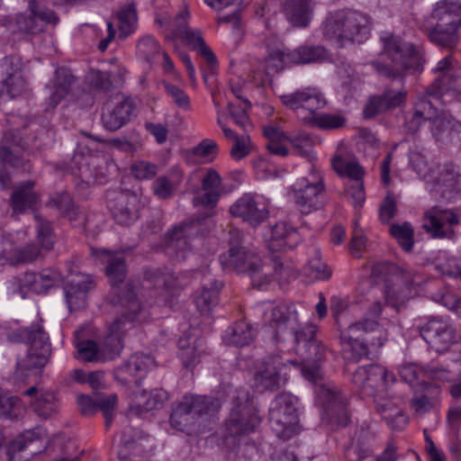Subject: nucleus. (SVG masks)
<instances>
[{
	"mask_svg": "<svg viewBox=\"0 0 461 461\" xmlns=\"http://www.w3.org/2000/svg\"><path fill=\"white\" fill-rule=\"evenodd\" d=\"M458 223V217L454 212L433 207L426 213L423 227L434 238H446L454 233L453 226Z\"/></svg>",
	"mask_w": 461,
	"mask_h": 461,
	"instance_id": "obj_25",
	"label": "nucleus"
},
{
	"mask_svg": "<svg viewBox=\"0 0 461 461\" xmlns=\"http://www.w3.org/2000/svg\"><path fill=\"white\" fill-rule=\"evenodd\" d=\"M383 53L388 63L372 61L379 76L391 80H403L407 75L421 73L425 64L423 50L399 36L384 32L381 36Z\"/></svg>",
	"mask_w": 461,
	"mask_h": 461,
	"instance_id": "obj_5",
	"label": "nucleus"
},
{
	"mask_svg": "<svg viewBox=\"0 0 461 461\" xmlns=\"http://www.w3.org/2000/svg\"><path fill=\"white\" fill-rule=\"evenodd\" d=\"M348 301L339 295L330 297V312L340 331L339 339L346 357L357 361L368 355V348H381L387 339V332L375 321L364 318L343 329L348 314Z\"/></svg>",
	"mask_w": 461,
	"mask_h": 461,
	"instance_id": "obj_2",
	"label": "nucleus"
},
{
	"mask_svg": "<svg viewBox=\"0 0 461 461\" xmlns=\"http://www.w3.org/2000/svg\"><path fill=\"white\" fill-rule=\"evenodd\" d=\"M159 49L158 43L150 35L141 38L137 44L138 54L147 61H150L158 53Z\"/></svg>",
	"mask_w": 461,
	"mask_h": 461,
	"instance_id": "obj_60",
	"label": "nucleus"
},
{
	"mask_svg": "<svg viewBox=\"0 0 461 461\" xmlns=\"http://www.w3.org/2000/svg\"><path fill=\"white\" fill-rule=\"evenodd\" d=\"M21 140L19 134L13 131L5 132L0 140V161L4 166L30 170V164L22 156Z\"/></svg>",
	"mask_w": 461,
	"mask_h": 461,
	"instance_id": "obj_28",
	"label": "nucleus"
},
{
	"mask_svg": "<svg viewBox=\"0 0 461 461\" xmlns=\"http://www.w3.org/2000/svg\"><path fill=\"white\" fill-rule=\"evenodd\" d=\"M408 92L405 88L393 89L385 87L381 95L369 98L364 109L366 118H372L376 114L402 107L406 104Z\"/></svg>",
	"mask_w": 461,
	"mask_h": 461,
	"instance_id": "obj_22",
	"label": "nucleus"
},
{
	"mask_svg": "<svg viewBox=\"0 0 461 461\" xmlns=\"http://www.w3.org/2000/svg\"><path fill=\"white\" fill-rule=\"evenodd\" d=\"M41 256V249L36 244H28L23 248H15L6 258V262L13 266L29 264Z\"/></svg>",
	"mask_w": 461,
	"mask_h": 461,
	"instance_id": "obj_49",
	"label": "nucleus"
},
{
	"mask_svg": "<svg viewBox=\"0 0 461 461\" xmlns=\"http://www.w3.org/2000/svg\"><path fill=\"white\" fill-rule=\"evenodd\" d=\"M218 153V145L217 143L211 140L205 139L202 140L196 147L193 149V154L205 158L207 161H212Z\"/></svg>",
	"mask_w": 461,
	"mask_h": 461,
	"instance_id": "obj_62",
	"label": "nucleus"
},
{
	"mask_svg": "<svg viewBox=\"0 0 461 461\" xmlns=\"http://www.w3.org/2000/svg\"><path fill=\"white\" fill-rule=\"evenodd\" d=\"M97 410L104 412L105 420V426L109 427L113 420V410L117 402V395L110 394L108 396H102L96 399Z\"/></svg>",
	"mask_w": 461,
	"mask_h": 461,
	"instance_id": "obj_63",
	"label": "nucleus"
},
{
	"mask_svg": "<svg viewBox=\"0 0 461 461\" xmlns=\"http://www.w3.org/2000/svg\"><path fill=\"white\" fill-rule=\"evenodd\" d=\"M119 21V30L121 37H127L136 28L137 25V11L133 4L122 6L117 14Z\"/></svg>",
	"mask_w": 461,
	"mask_h": 461,
	"instance_id": "obj_53",
	"label": "nucleus"
},
{
	"mask_svg": "<svg viewBox=\"0 0 461 461\" xmlns=\"http://www.w3.org/2000/svg\"><path fill=\"white\" fill-rule=\"evenodd\" d=\"M261 422L258 409L249 399V393L240 392L234 400V407L225 422L223 439L227 446L239 445L241 438L254 432Z\"/></svg>",
	"mask_w": 461,
	"mask_h": 461,
	"instance_id": "obj_10",
	"label": "nucleus"
},
{
	"mask_svg": "<svg viewBox=\"0 0 461 461\" xmlns=\"http://www.w3.org/2000/svg\"><path fill=\"white\" fill-rule=\"evenodd\" d=\"M30 14H20L16 23L20 31L37 34L44 31L45 24L56 25L59 19L57 14L41 4L40 0L29 2Z\"/></svg>",
	"mask_w": 461,
	"mask_h": 461,
	"instance_id": "obj_19",
	"label": "nucleus"
},
{
	"mask_svg": "<svg viewBox=\"0 0 461 461\" xmlns=\"http://www.w3.org/2000/svg\"><path fill=\"white\" fill-rule=\"evenodd\" d=\"M276 342L292 339L297 352L305 359L318 361L324 354V348L316 339L317 327L312 323H300L294 307L278 305L272 309L267 319Z\"/></svg>",
	"mask_w": 461,
	"mask_h": 461,
	"instance_id": "obj_4",
	"label": "nucleus"
},
{
	"mask_svg": "<svg viewBox=\"0 0 461 461\" xmlns=\"http://www.w3.org/2000/svg\"><path fill=\"white\" fill-rule=\"evenodd\" d=\"M221 287L222 283L211 275L204 277L201 290L194 294V303L202 314L208 313L217 304Z\"/></svg>",
	"mask_w": 461,
	"mask_h": 461,
	"instance_id": "obj_33",
	"label": "nucleus"
},
{
	"mask_svg": "<svg viewBox=\"0 0 461 461\" xmlns=\"http://www.w3.org/2000/svg\"><path fill=\"white\" fill-rule=\"evenodd\" d=\"M304 123H309L323 130L339 129L345 125V118L338 114L312 113L303 118Z\"/></svg>",
	"mask_w": 461,
	"mask_h": 461,
	"instance_id": "obj_50",
	"label": "nucleus"
},
{
	"mask_svg": "<svg viewBox=\"0 0 461 461\" xmlns=\"http://www.w3.org/2000/svg\"><path fill=\"white\" fill-rule=\"evenodd\" d=\"M167 399L168 394L163 389H154L150 392L143 391L138 396V405L144 411H149L161 408Z\"/></svg>",
	"mask_w": 461,
	"mask_h": 461,
	"instance_id": "obj_51",
	"label": "nucleus"
},
{
	"mask_svg": "<svg viewBox=\"0 0 461 461\" xmlns=\"http://www.w3.org/2000/svg\"><path fill=\"white\" fill-rule=\"evenodd\" d=\"M34 411L41 417L47 419L57 411L58 404L53 393H42L40 397L36 398L32 403Z\"/></svg>",
	"mask_w": 461,
	"mask_h": 461,
	"instance_id": "obj_55",
	"label": "nucleus"
},
{
	"mask_svg": "<svg viewBox=\"0 0 461 461\" xmlns=\"http://www.w3.org/2000/svg\"><path fill=\"white\" fill-rule=\"evenodd\" d=\"M131 172L139 180H149L157 176L158 166L147 160H137L131 165Z\"/></svg>",
	"mask_w": 461,
	"mask_h": 461,
	"instance_id": "obj_57",
	"label": "nucleus"
},
{
	"mask_svg": "<svg viewBox=\"0 0 461 461\" xmlns=\"http://www.w3.org/2000/svg\"><path fill=\"white\" fill-rule=\"evenodd\" d=\"M298 398L289 393L276 396L269 409V423L277 438L288 440L299 429Z\"/></svg>",
	"mask_w": 461,
	"mask_h": 461,
	"instance_id": "obj_11",
	"label": "nucleus"
},
{
	"mask_svg": "<svg viewBox=\"0 0 461 461\" xmlns=\"http://www.w3.org/2000/svg\"><path fill=\"white\" fill-rule=\"evenodd\" d=\"M108 203L113 220L120 225L129 226L140 216V200L135 194L114 193Z\"/></svg>",
	"mask_w": 461,
	"mask_h": 461,
	"instance_id": "obj_20",
	"label": "nucleus"
},
{
	"mask_svg": "<svg viewBox=\"0 0 461 461\" xmlns=\"http://www.w3.org/2000/svg\"><path fill=\"white\" fill-rule=\"evenodd\" d=\"M254 338L255 332L252 326L246 321H240L226 330L223 340L227 345L241 348L249 345Z\"/></svg>",
	"mask_w": 461,
	"mask_h": 461,
	"instance_id": "obj_42",
	"label": "nucleus"
},
{
	"mask_svg": "<svg viewBox=\"0 0 461 461\" xmlns=\"http://www.w3.org/2000/svg\"><path fill=\"white\" fill-rule=\"evenodd\" d=\"M124 294L118 293L117 299H113V303L122 304L126 311L111 324L101 348L90 339L78 340L76 343L78 359L86 362H104L113 360L120 355L123 348L124 330L128 329L126 326L131 327V322L140 310V304L130 285H127Z\"/></svg>",
	"mask_w": 461,
	"mask_h": 461,
	"instance_id": "obj_3",
	"label": "nucleus"
},
{
	"mask_svg": "<svg viewBox=\"0 0 461 461\" xmlns=\"http://www.w3.org/2000/svg\"><path fill=\"white\" fill-rule=\"evenodd\" d=\"M291 195L298 210L309 214L321 209L326 203L325 186L321 173L312 167L291 187Z\"/></svg>",
	"mask_w": 461,
	"mask_h": 461,
	"instance_id": "obj_13",
	"label": "nucleus"
},
{
	"mask_svg": "<svg viewBox=\"0 0 461 461\" xmlns=\"http://www.w3.org/2000/svg\"><path fill=\"white\" fill-rule=\"evenodd\" d=\"M233 217L241 218L251 226L257 227L268 217V210L265 204L258 203L250 194L240 197L229 209Z\"/></svg>",
	"mask_w": 461,
	"mask_h": 461,
	"instance_id": "obj_23",
	"label": "nucleus"
},
{
	"mask_svg": "<svg viewBox=\"0 0 461 461\" xmlns=\"http://www.w3.org/2000/svg\"><path fill=\"white\" fill-rule=\"evenodd\" d=\"M391 235L397 240L402 249L410 252L413 248V229L409 222L393 223L390 227Z\"/></svg>",
	"mask_w": 461,
	"mask_h": 461,
	"instance_id": "obj_54",
	"label": "nucleus"
},
{
	"mask_svg": "<svg viewBox=\"0 0 461 461\" xmlns=\"http://www.w3.org/2000/svg\"><path fill=\"white\" fill-rule=\"evenodd\" d=\"M26 412V408L16 396L0 393V417L10 420H18Z\"/></svg>",
	"mask_w": 461,
	"mask_h": 461,
	"instance_id": "obj_45",
	"label": "nucleus"
},
{
	"mask_svg": "<svg viewBox=\"0 0 461 461\" xmlns=\"http://www.w3.org/2000/svg\"><path fill=\"white\" fill-rule=\"evenodd\" d=\"M182 180V170L177 167H173L167 175L160 176L152 182V193L158 199H170L176 194Z\"/></svg>",
	"mask_w": 461,
	"mask_h": 461,
	"instance_id": "obj_35",
	"label": "nucleus"
},
{
	"mask_svg": "<svg viewBox=\"0 0 461 461\" xmlns=\"http://www.w3.org/2000/svg\"><path fill=\"white\" fill-rule=\"evenodd\" d=\"M315 394L317 403L321 406L330 421L342 427L348 425L349 417L347 399L338 386L330 382L316 384Z\"/></svg>",
	"mask_w": 461,
	"mask_h": 461,
	"instance_id": "obj_18",
	"label": "nucleus"
},
{
	"mask_svg": "<svg viewBox=\"0 0 461 461\" xmlns=\"http://www.w3.org/2000/svg\"><path fill=\"white\" fill-rule=\"evenodd\" d=\"M200 344L197 339L187 334H185L178 340L179 357L183 365L189 368L194 367L200 362L202 351L199 349Z\"/></svg>",
	"mask_w": 461,
	"mask_h": 461,
	"instance_id": "obj_43",
	"label": "nucleus"
},
{
	"mask_svg": "<svg viewBox=\"0 0 461 461\" xmlns=\"http://www.w3.org/2000/svg\"><path fill=\"white\" fill-rule=\"evenodd\" d=\"M7 73L8 76L0 86V96L4 100H11L21 95L25 87V81L17 69Z\"/></svg>",
	"mask_w": 461,
	"mask_h": 461,
	"instance_id": "obj_44",
	"label": "nucleus"
},
{
	"mask_svg": "<svg viewBox=\"0 0 461 461\" xmlns=\"http://www.w3.org/2000/svg\"><path fill=\"white\" fill-rule=\"evenodd\" d=\"M427 95L439 100L445 94L461 95V74L438 76L425 90Z\"/></svg>",
	"mask_w": 461,
	"mask_h": 461,
	"instance_id": "obj_37",
	"label": "nucleus"
},
{
	"mask_svg": "<svg viewBox=\"0 0 461 461\" xmlns=\"http://www.w3.org/2000/svg\"><path fill=\"white\" fill-rule=\"evenodd\" d=\"M323 35L327 40L344 46L361 43L370 32V17L357 11L339 10L330 14L323 23Z\"/></svg>",
	"mask_w": 461,
	"mask_h": 461,
	"instance_id": "obj_8",
	"label": "nucleus"
},
{
	"mask_svg": "<svg viewBox=\"0 0 461 461\" xmlns=\"http://www.w3.org/2000/svg\"><path fill=\"white\" fill-rule=\"evenodd\" d=\"M399 375L404 383L413 386L418 382H425L424 367L414 364L402 365L399 369Z\"/></svg>",
	"mask_w": 461,
	"mask_h": 461,
	"instance_id": "obj_58",
	"label": "nucleus"
},
{
	"mask_svg": "<svg viewBox=\"0 0 461 461\" xmlns=\"http://www.w3.org/2000/svg\"><path fill=\"white\" fill-rule=\"evenodd\" d=\"M430 122L432 136L438 141L451 140L457 133L461 132V122L445 113L435 114Z\"/></svg>",
	"mask_w": 461,
	"mask_h": 461,
	"instance_id": "obj_39",
	"label": "nucleus"
},
{
	"mask_svg": "<svg viewBox=\"0 0 461 461\" xmlns=\"http://www.w3.org/2000/svg\"><path fill=\"white\" fill-rule=\"evenodd\" d=\"M410 162L418 175L423 177L427 182L432 180L433 168H427L428 164L424 156L419 152L413 153L411 156Z\"/></svg>",
	"mask_w": 461,
	"mask_h": 461,
	"instance_id": "obj_64",
	"label": "nucleus"
},
{
	"mask_svg": "<svg viewBox=\"0 0 461 461\" xmlns=\"http://www.w3.org/2000/svg\"><path fill=\"white\" fill-rule=\"evenodd\" d=\"M47 205L57 209L69 221L77 220V208L75 206L72 197L67 192L54 194L50 198Z\"/></svg>",
	"mask_w": 461,
	"mask_h": 461,
	"instance_id": "obj_47",
	"label": "nucleus"
},
{
	"mask_svg": "<svg viewBox=\"0 0 461 461\" xmlns=\"http://www.w3.org/2000/svg\"><path fill=\"white\" fill-rule=\"evenodd\" d=\"M221 407L218 399L205 395H185L172 410L170 423L175 429L185 431L196 424L199 418L212 415Z\"/></svg>",
	"mask_w": 461,
	"mask_h": 461,
	"instance_id": "obj_12",
	"label": "nucleus"
},
{
	"mask_svg": "<svg viewBox=\"0 0 461 461\" xmlns=\"http://www.w3.org/2000/svg\"><path fill=\"white\" fill-rule=\"evenodd\" d=\"M331 165L340 176H347L355 183L363 181L364 170L357 162L347 161L342 156L336 155L331 160Z\"/></svg>",
	"mask_w": 461,
	"mask_h": 461,
	"instance_id": "obj_46",
	"label": "nucleus"
},
{
	"mask_svg": "<svg viewBox=\"0 0 461 461\" xmlns=\"http://www.w3.org/2000/svg\"><path fill=\"white\" fill-rule=\"evenodd\" d=\"M36 221V238L41 249L50 250L54 246L53 227L50 221L44 219L41 214L35 213Z\"/></svg>",
	"mask_w": 461,
	"mask_h": 461,
	"instance_id": "obj_52",
	"label": "nucleus"
},
{
	"mask_svg": "<svg viewBox=\"0 0 461 461\" xmlns=\"http://www.w3.org/2000/svg\"><path fill=\"white\" fill-rule=\"evenodd\" d=\"M286 141L291 143L294 154L303 158H312L315 141L310 133L301 131L289 135Z\"/></svg>",
	"mask_w": 461,
	"mask_h": 461,
	"instance_id": "obj_48",
	"label": "nucleus"
},
{
	"mask_svg": "<svg viewBox=\"0 0 461 461\" xmlns=\"http://www.w3.org/2000/svg\"><path fill=\"white\" fill-rule=\"evenodd\" d=\"M437 185H442L451 191L461 192V173L457 167L451 162L438 166V170L432 171V180Z\"/></svg>",
	"mask_w": 461,
	"mask_h": 461,
	"instance_id": "obj_40",
	"label": "nucleus"
},
{
	"mask_svg": "<svg viewBox=\"0 0 461 461\" xmlns=\"http://www.w3.org/2000/svg\"><path fill=\"white\" fill-rule=\"evenodd\" d=\"M77 78L66 68L55 71L54 79L47 86L50 90L48 109H54L71 91Z\"/></svg>",
	"mask_w": 461,
	"mask_h": 461,
	"instance_id": "obj_31",
	"label": "nucleus"
},
{
	"mask_svg": "<svg viewBox=\"0 0 461 461\" xmlns=\"http://www.w3.org/2000/svg\"><path fill=\"white\" fill-rule=\"evenodd\" d=\"M372 276L384 280L385 299L393 306L402 304L411 295L419 273L410 267H399L389 261H379L372 267Z\"/></svg>",
	"mask_w": 461,
	"mask_h": 461,
	"instance_id": "obj_9",
	"label": "nucleus"
},
{
	"mask_svg": "<svg viewBox=\"0 0 461 461\" xmlns=\"http://www.w3.org/2000/svg\"><path fill=\"white\" fill-rule=\"evenodd\" d=\"M133 110L134 104L131 98H124L114 105L106 104L101 118L104 127L111 131L121 129L130 122Z\"/></svg>",
	"mask_w": 461,
	"mask_h": 461,
	"instance_id": "obj_29",
	"label": "nucleus"
},
{
	"mask_svg": "<svg viewBox=\"0 0 461 461\" xmlns=\"http://www.w3.org/2000/svg\"><path fill=\"white\" fill-rule=\"evenodd\" d=\"M460 27L461 0H439L429 14L424 32L431 42L451 49L458 42Z\"/></svg>",
	"mask_w": 461,
	"mask_h": 461,
	"instance_id": "obj_7",
	"label": "nucleus"
},
{
	"mask_svg": "<svg viewBox=\"0 0 461 461\" xmlns=\"http://www.w3.org/2000/svg\"><path fill=\"white\" fill-rule=\"evenodd\" d=\"M429 98L430 97L425 91L418 94L417 108L411 117L407 119L405 122V130L408 132H417L425 121L430 122L432 117L437 113V110Z\"/></svg>",
	"mask_w": 461,
	"mask_h": 461,
	"instance_id": "obj_36",
	"label": "nucleus"
},
{
	"mask_svg": "<svg viewBox=\"0 0 461 461\" xmlns=\"http://www.w3.org/2000/svg\"><path fill=\"white\" fill-rule=\"evenodd\" d=\"M251 104L248 99H243L239 104L229 103L227 109L230 113V116L240 128H246L249 123V118L248 115V110L250 108Z\"/></svg>",
	"mask_w": 461,
	"mask_h": 461,
	"instance_id": "obj_56",
	"label": "nucleus"
},
{
	"mask_svg": "<svg viewBox=\"0 0 461 461\" xmlns=\"http://www.w3.org/2000/svg\"><path fill=\"white\" fill-rule=\"evenodd\" d=\"M375 409L392 428H399L407 422V417L402 413L398 403L387 397L386 391L373 399Z\"/></svg>",
	"mask_w": 461,
	"mask_h": 461,
	"instance_id": "obj_32",
	"label": "nucleus"
},
{
	"mask_svg": "<svg viewBox=\"0 0 461 461\" xmlns=\"http://www.w3.org/2000/svg\"><path fill=\"white\" fill-rule=\"evenodd\" d=\"M299 241L298 233L295 229L291 228L285 221L277 222L271 228L269 249L278 250L288 247L296 246Z\"/></svg>",
	"mask_w": 461,
	"mask_h": 461,
	"instance_id": "obj_41",
	"label": "nucleus"
},
{
	"mask_svg": "<svg viewBox=\"0 0 461 461\" xmlns=\"http://www.w3.org/2000/svg\"><path fill=\"white\" fill-rule=\"evenodd\" d=\"M327 55V50L321 46L303 45L289 52L276 50L270 56L283 67L289 63L301 65L319 62L325 59Z\"/></svg>",
	"mask_w": 461,
	"mask_h": 461,
	"instance_id": "obj_24",
	"label": "nucleus"
},
{
	"mask_svg": "<svg viewBox=\"0 0 461 461\" xmlns=\"http://www.w3.org/2000/svg\"><path fill=\"white\" fill-rule=\"evenodd\" d=\"M312 96L308 87L291 94L283 95L281 100L284 105L292 110L304 108L305 102Z\"/></svg>",
	"mask_w": 461,
	"mask_h": 461,
	"instance_id": "obj_59",
	"label": "nucleus"
},
{
	"mask_svg": "<svg viewBox=\"0 0 461 461\" xmlns=\"http://www.w3.org/2000/svg\"><path fill=\"white\" fill-rule=\"evenodd\" d=\"M155 366L154 358L143 353H136L114 370V378L124 386L138 384L140 377Z\"/></svg>",
	"mask_w": 461,
	"mask_h": 461,
	"instance_id": "obj_21",
	"label": "nucleus"
},
{
	"mask_svg": "<svg viewBox=\"0 0 461 461\" xmlns=\"http://www.w3.org/2000/svg\"><path fill=\"white\" fill-rule=\"evenodd\" d=\"M417 330L422 339L437 353L447 352L457 341L456 328L446 319L429 316L420 321Z\"/></svg>",
	"mask_w": 461,
	"mask_h": 461,
	"instance_id": "obj_14",
	"label": "nucleus"
},
{
	"mask_svg": "<svg viewBox=\"0 0 461 461\" xmlns=\"http://www.w3.org/2000/svg\"><path fill=\"white\" fill-rule=\"evenodd\" d=\"M80 258L73 257L66 262L68 269L67 281L64 291L67 303L70 312L78 311L86 307L87 293L93 290L95 283L89 275L78 270Z\"/></svg>",
	"mask_w": 461,
	"mask_h": 461,
	"instance_id": "obj_16",
	"label": "nucleus"
},
{
	"mask_svg": "<svg viewBox=\"0 0 461 461\" xmlns=\"http://www.w3.org/2000/svg\"><path fill=\"white\" fill-rule=\"evenodd\" d=\"M184 42L197 52L208 65L211 70H213L217 65V59L211 48L205 43L202 32L198 29L185 30V33L180 36Z\"/></svg>",
	"mask_w": 461,
	"mask_h": 461,
	"instance_id": "obj_38",
	"label": "nucleus"
},
{
	"mask_svg": "<svg viewBox=\"0 0 461 461\" xmlns=\"http://www.w3.org/2000/svg\"><path fill=\"white\" fill-rule=\"evenodd\" d=\"M242 240L243 234L240 230H230V249L219 258L223 269L248 275L252 285L258 289H265L273 277L279 283H285L294 276V265L285 257L272 255L271 266L264 265L257 253L241 245Z\"/></svg>",
	"mask_w": 461,
	"mask_h": 461,
	"instance_id": "obj_1",
	"label": "nucleus"
},
{
	"mask_svg": "<svg viewBox=\"0 0 461 461\" xmlns=\"http://www.w3.org/2000/svg\"><path fill=\"white\" fill-rule=\"evenodd\" d=\"M34 181L28 180L14 190L10 199L14 213L22 214L27 211H35L39 207L41 198L34 191Z\"/></svg>",
	"mask_w": 461,
	"mask_h": 461,
	"instance_id": "obj_30",
	"label": "nucleus"
},
{
	"mask_svg": "<svg viewBox=\"0 0 461 461\" xmlns=\"http://www.w3.org/2000/svg\"><path fill=\"white\" fill-rule=\"evenodd\" d=\"M162 86H164L167 95L172 99L176 105L184 110H188L190 108L189 96L184 90L169 82H163Z\"/></svg>",
	"mask_w": 461,
	"mask_h": 461,
	"instance_id": "obj_61",
	"label": "nucleus"
},
{
	"mask_svg": "<svg viewBox=\"0 0 461 461\" xmlns=\"http://www.w3.org/2000/svg\"><path fill=\"white\" fill-rule=\"evenodd\" d=\"M288 364L294 362H285L279 355L264 357L255 366L252 386L260 393L278 390L287 381Z\"/></svg>",
	"mask_w": 461,
	"mask_h": 461,
	"instance_id": "obj_15",
	"label": "nucleus"
},
{
	"mask_svg": "<svg viewBox=\"0 0 461 461\" xmlns=\"http://www.w3.org/2000/svg\"><path fill=\"white\" fill-rule=\"evenodd\" d=\"M8 339L15 343H28L30 348L24 358L17 362L14 375L24 380L25 372L41 369L49 362L51 356V345L47 332L42 326V320L32 323L27 328H19L8 334Z\"/></svg>",
	"mask_w": 461,
	"mask_h": 461,
	"instance_id": "obj_6",
	"label": "nucleus"
},
{
	"mask_svg": "<svg viewBox=\"0 0 461 461\" xmlns=\"http://www.w3.org/2000/svg\"><path fill=\"white\" fill-rule=\"evenodd\" d=\"M394 380V375L388 373L386 368L380 365L360 366L352 375L355 389L363 397L372 399L384 393L387 385Z\"/></svg>",
	"mask_w": 461,
	"mask_h": 461,
	"instance_id": "obj_17",
	"label": "nucleus"
},
{
	"mask_svg": "<svg viewBox=\"0 0 461 461\" xmlns=\"http://www.w3.org/2000/svg\"><path fill=\"white\" fill-rule=\"evenodd\" d=\"M92 255L105 264V275L108 281L114 288L122 284L127 275V267L124 257L119 252H112L104 249H92Z\"/></svg>",
	"mask_w": 461,
	"mask_h": 461,
	"instance_id": "obj_26",
	"label": "nucleus"
},
{
	"mask_svg": "<svg viewBox=\"0 0 461 461\" xmlns=\"http://www.w3.org/2000/svg\"><path fill=\"white\" fill-rule=\"evenodd\" d=\"M201 221L194 220L174 228L168 233L167 249L176 253V258H185L184 253L190 249V240L200 230Z\"/></svg>",
	"mask_w": 461,
	"mask_h": 461,
	"instance_id": "obj_27",
	"label": "nucleus"
},
{
	"mask_svg": "<svg viewBox=\"0 0 461 461\" xmlns=\"http://www.w3.org/2000/svg\"><path fill=\"white\" fill-rule=\"evenodd\" d=\"M312 11V0H285L283 5L285 16L294 26L297 27L308 26Z\"/></svg>",
	"mask_w": 461,
	"mask_h": 461,
	"instance_id": "obj_34",
	"label": "nucleus"
}]
</instances>
